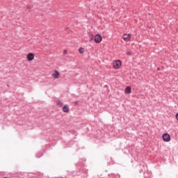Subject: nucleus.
Here are the masks:
<instances>
[{
  "instance_id": "f257e3e1",
  "label": "nucleus",
  "mask_w": 178,
  "mask_h": 178,
  "mask_svg": "<svg viewBox=\"0 0 178 178\" xmlns=\"http://www.w3.org/2000/svg\"><path fill=\"white\" fill-rule=\"evenodd\" d=\"M122 66V61L120 60H117L113 65V69H120V67Z\"/></svg>"
},
{
  "instance_id": "f03ea898",
  "label": "nucleus",
  "mask_w": 178,
  "mask_h": 178,
  "mask_svg": "<svg viewBox=\"0 0 178 178\" xmlns=\"http://www.w3.org/2000/svg\"><path fill=\"white\" fill-rule=\"evenodd\" d=\"M162 138L165 143H169V141H170V135H169V134H163Z\"/></svg>"
},
{
  "instance_id": "7ed1b4c3",
  "label": "nucleus",
  "mask_w": 178,
  "mask_h": 178,
  "mask_svg": "<svg viewBox=\"0 0 178 178\" xmlns=\"http://www.w3.org/2000/svg\"><path fill=\"white\" fill-rule=\"evenodd\" d=\"M101 41H102V36H101L100 34H97L95 36V42H96V44H99Z\"/></svg>"
},
{
  "instance_id": "20e7f679",
  "label": "nucleus",
  "mask_w": 178,
  "mask_h": 178,
  "mask_svg": "<svg viewBox=\"0 0 178 178\" xmlns=\"http://www.w3.org/2000/svg\"><path fill=\"white\" fill-rule=\"evenodd\" d=\"M27 60H29V62H31V60H34V54L33 53H29L27 54L26 56Z\"/></svg>"
},
{
  "instance_id": "39448f33",
  "label": "nucleus",
  "mask_w": 178,
  "mask_h": 178,
  "mask_svg": "<svg viewBox=\"0 0 178 178\" xmlns=\"http://www.w3.org/2000/svg\"><path fill=\"white\" fill-rule=\"evenodd\" d=\"M122 38H123L124 41H130V38H131V37L130 36V34L124 33L122 35Z\"/></svg>"
},
{
  "instance_id": "423d86ee",
  "label": "nucleus",
  "mask_w": 178,
  "mask_h": 178,
  "mask_svg": "<svg viewBox=\"0 0 178 178\" xmlns=\"http://www.w3.org/2000/svg\"><path fill=\"white\" fill-rule=\"evenodd\" d=\"M52 77L54 79H59V72L58 70H54V73L51 74Z\"/></svg>"
},
{
  "instance_id": "0eeeda50",
  "label": "nucleus",
  "mask_w": 178,
  "mask_h": 178,
  "mask_svg": "<svg viewBox=\"0 0 178 178\" xmlns=\"http://www.w3.org/2000/svg\"><path fill=\"white\" fill-rule=\"evenodd\" d=\"M63 112H64V113H67V112H69V106H67V104L64 105L63 107Z\"/></svg>"
},
{
  "instance_id": "6e6552de",
  "label": "nucleus",
  "mask_w": 178,
  "mask_h": 178,
  "mask_svg": "<svg viewBox=\"0 0 178 178\" xmlns=\"http://www.w3.org/2000/svg\"><path fill=\"white\" fill-rule=\"evenodd\" d=\"M125 92L126 94H130L131 92V88L130 86H128L125 88Z\"/></svg>"
},
{
  "instance_id": "1a4fd4ad",
  "label": "nucleus",
  "mask_w": 178,
  "mask_h": 178,
  "mask_svg": "<svg viewBox=\"0 0 178 178\" xmlns=\"http://www.w3.org/2000/svg\"><path fill=\"white\" fill-rule=\"evenodd\" d=\"M56 104L60 106V108H62L63 106V103L60 100H57L56 101Z\"/></svg>"
},
{
  "instance_id": "9d476101",
  "label": "nucleus",
  "mask_w": 178,
  "mask_h": 178,
  "mask_svg": "<svg viewBox=\"0 0 178 178\" xmlns=\"http://www.w3.org/2000/svg\"><path fill=\"white\" fill-rule=\"evenodd\" d=\"M79 54H84V48L80 47L79 49Z\"/></svg>"
},
{
  "instance_id": "9b49d317",
  "label": "nucleus",
  "mask_w": 178,
  "mask_h": 178,
  "mask_svg": "<svg viewBox=\"0 0 178 178\" xmlns=\"http://www.w3.org/2000/svg\"><path fill=\"white\" fill-rule=\"evenodd\" d=\"M127 55H128L129 56H131L133 55V52H131V51H127Z\"/></svg>"
},
{
  "instance_id": "f8f14e48",
  "label": "nucleus",
  "mask_w": 178,
  "mask_h": 178,
  "mask_svg": "<svg viewBox=\"0 0 178 178\" xmlns=\"http://www.w3.org/2000/svg\"><path fill=\"white\" fill-rule=\"evenodd\" d=\"M63 54V55H66V54H67V50H64Z\"/></svg>"
},
{
  "instance_id": "ddd939ff",
  "label": "nucleus",
  "mask_w": 178,
  "mask_h": 178,
  "mask_svg": "<svg viewBox=\"0 0 178 178\" xmlns=\"http://www.w3.org/2000/svg\"><path fill=\"white\" fill-rule=\"evenodd\" d=\"M175 119H177V120H178V113L175 115Z\"/></svg>"
},
{
  "instance_id": "4468645a",
  "label": "nucleus",
  "mask_w": 178,
  "mask_h": 178,
  "mask_svg": "<svg viewBox=\"0 0 178 178\" xmlns=\"http://www.w3.org/2000/svg\"><path fill=\"white\" fill-rule=\"evenodd\" d=\"M28 9H31V8H33V6H28Z\"/></svg>"
},
{
  "instance_id": "2eb2a0df",
  "label": "nucleus",
  "mask_w": 178,
  "mask_h": 178,
  "mask_svg": "<svg viewBox=\"0 0 178 178\" xmlns=\"http://www.w3.org/2000/svg\"><path fill=\"white\" fill-rule=\"evenodd\" d=\"M8 86V87H9V85H7Z\"/></svg>"
}]
</instances>
